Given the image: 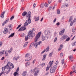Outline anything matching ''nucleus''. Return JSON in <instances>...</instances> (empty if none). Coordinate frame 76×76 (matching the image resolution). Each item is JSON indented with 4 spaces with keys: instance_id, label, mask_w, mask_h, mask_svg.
<instances>
[{
    "instance_id": "obj_6",
    "label": "nucleus",
    "mask_w": 76,
    "mask_h": 76,
    "mask_svg": "<svg viewBox=\"0 0 76 76\" xmlns=\"http://www.w3.org/2000/svg\"><path fill=\"white\" fill-rule=\"evenodd\" d=\"M57 68V65H54L53 68L50 69V72L51 73H53L55 72V71L56 70V69Z\"/></svg>"
},
{
    "instance_id": "obj_46",
    "label": "nucleus",
    "mask_w": 76,
    "mask_h": 76,
    "mask_svg": "<svg viewBox=\"0 0 76 76\" xmlns=\"http://www.w3.org/2000/svg\"><path fill=\"white\" fill-rule=\"evenodd\" d=\"M18 75V73L17 72H15L14 73V75L15 76H16V75Z\"/></svg>"
},
{
    "instance_id": "obj_31",
    "label": "nucleus",
    "mask_w": 76,
    "mask_h": 76,
    "mask_svg": "<svg viewBox=\"0 0 76 76\" xmlns=\"http://www.w3.org/2000/svg\"><path fill=\"white\" fill-rule=\"evenodd\" d=\"M7 50L6 51L5 53V55L6 57H7V56H8V53L7 52Z\"/></svg>"
},
{
    "instance_id": "obj_49",
    "label": "nucleus",
    "mask_w": 76,
    "mask_h": 76,
    "mask_svg": "<svg viewBox=\"0 0 76 76\" xmlns=\"http://www.w3.org/2000/svg\"><path fill=\"white\" fill-rule=\"evenodd\" d=\"M68 6H69L68 4H66L64 5L65 7H68Z\"/></svg>"
},
{
    "instance_id": "obj_56",
    "label": "nucleus",
    "mask_w": 76,
    "mask_h": 76,
    "mask_svg": "<svg viewBox=\"0 0 76 76\" xmlns=\"http://www.w3.org/2000/svg\"><path fill=\"white\" fill-rule=\"evenodd\" d=\"M56 64V65L57 64H58V61L57 60L56 61V62L55 63Z\"/></svg>"
},
{
    "instance_id": "obj_15",
    "label": "nucleus",
    "mask_w": 76,
    "mask_h": 76,
    "mask_svg": "<svg viewBox=\"0 0 76 76\" xmlns=\"http://www.w3.org/2000/svg\"><path fill=\"white\" fill-rule=\"evenodd\" d=\"M50 32V31H49L48 30L46 29L44 32V33L45 35H48V33Z\"/></svg>"
},
{
    "instance_id": "obj_44",
    "label": "nucleus",
    "mask_w": 76,
    "mask_h": 76,
    "mask_svg": "<svg viewBox=\"0 0 76 76\" xmlns=\"http://www.w3.org/2000/svg\"><path fill=\"white\" fill-rule=\"evenodd\" d=\"M45 66V63H42L41 64V67H44Z\"/></svg>"
},
{
    "instance_id": "obj_12",
    "label": "nucleus",
    "mask_w": 76,
    "mask_h": 76,
    "mask_svg": "<svg viewBox=\"0 0 76 76\" xmlns=\"http://www.w3.org/2000/svg\"><path fill=\"white\" fill-rule=\"evenodd\" d=\"M9 31V30H8V29L7 28H5L4 31V34H7V32H8V31Z\"/></svg>"
},
{
    "instance_id": "obj_50",
    "label": "nucleus",
    "mask_w": 76,
    "mask_h": 76,
    "mask_svg": "<svg viewBox=\"0 0 76 76\" xmlns=\"http://www.w3.org/2000/svg\"><path fill=\"white\" fill-rule=\"evenodd\" d=\"M57 40V37H56L54 40V42H56V41Z\"/></svg>"
},
{
    "instance_id": "obj_53",
    "label": "nucleus",
    "mask_w": 76,
    "mask_h": 76,
    "mask_svg": "<svg viewBox=\"0 0 76 76\" xmlns=\"http://www.w3.org/2000/svg\"><path fill=\"white\" fill-rule=\"evenodd\" d=\"M14 16H12L10 18V20H12L13 19H14Z\"/></svg>"
},
{
    "instance_id": "obj_5",
    "label": "nucleus",
    "mask_w": 76,
    "mask_h": 76,
    "mask_svg": "<svg viewBox=\"0 0 76 76\" xmlns=\"http://www.w3.org/2000/svg\"><path fill=\"white\" fill-rule=\"evenodd\" d=\"M42 33L41 31H40L38 33V34H37L35 37V39H34V41L35 42L38 41V39H39L41 35V34Z\"/></svg>"
},
{
    "instance_id": "obj_25",
    "label": "nucleus",
    "mask_w": 76,
    "mask_h": 76,
    "mask_svg": "<svg viewBox=\"0 0 76 76\" xmlns=\"http://www.w3.org/2000/svg\"><path fill=\"white\" fill-rule=\"evenodd\" d=\"M19 58V57L17 56L16 57H14L13 58V59L14 60H18Z\"/></svg>"
},
{
    "instance_id": "obj_3",
    "label": "nucleus",
    "mask_w": 76,
    "mask_h": 76,
    "mask_svg": "<svg viewBox=\"0 0 76 76\" xmlns=\"http://www.w3.org/2000/svg\"><path fill=\"white\" fill-rule=\"evenodd\" d=\"M31 13L30 12H29L27 14L26 16L28 17V20H27V22L28 24H30L31 23Z\"/></svg>"
},
{
    "instance_id": "obj_21",
    "label": "nucleus",
    "mask_w": 76,
    "mask_h": 76,
    "mask_svg": "<svg viewBox=\"0 0 76 76\" xmlns=\"http://www.w3.org/2000/svg\"><path fill=\"white\" fill-rule=\"evenodd\" d=\"M27 72L26 71H24L23 72V73L22 74V75L23 76H26V73Z\"/></svg>"
},
{
    "instance_id": "obj_29",
    "label": "nucleus",
    "mask_w": 76,
    "mask_h": 76,
    "mask_svg": "<svg viewBox=\"0 0 76 76\" xmlns=\"http://www.w3.org/2000/svg\"><path fill=\"white\" fill-rule=\"evenodd\" d=\"M34 44V42H32L31 44H30L29 47V48L31 49V48H32V46Z\"/></svg>"
},
{
    "instance_id": "obj_19",
    "label": "nucleus",
    "mask_w": 76,
    "mask_h": 76,
    "mask_svg": "<svg viewBox=\"0 0 76 76\" xmlns=\"http://www.w3.org/2000/svg\"><path fill=\"white\" fill-rule=\"evenodd\" d=\"M30 36L29 35H27L26 36L25 38V41H27L28 39L30 38Z\"/></svg>"
},
{
    "instance_id": "obj_17",
    "label": "nucleus",
    "mask_w": 76,
    "mask_h": 76,
    "mask_svg": "<svg viewBox=\"0 0 76 76\" xmlns=\"http://www.w3.org/2000/svg\"><path fill=\"white\" fill-rule=\"evenodd\" d=\"M46 57H47V54H45L43 56V59H42V60L43 61H44V60H45Z\"/></svg>"
},
{
    "instance_id": "obj_34",
    "label": "nucleus",
    "mask_w": 76,
    "mask_h": 76,
    "mask_svg": "<svg viewBox=\"0 0 76 76\" xmlns=\"http://www.w3.org/2000/svg\"><path fill=\"white\" fill-rule=\"evenodd\" d=\"M73 20V18H72V16H71L70 17V18L69 19V22H70V21H71V20Z\"/></svg>"
},
{
    "instance_id": "obj_54",
    "label": "nucleus",
    "mask_w": 76,
    "mask_h": 76,
    "mask_svg": "<svg viewBox=\"0 0 76 76\" xmlns=\"http://www.w3.org/2000/svg\"><path fill=\"white\" fill-rule=\"evenodd\" d=\"M35 61H36V60L34 59L33 61V62H32L33 64H34L35 62Z\"/></svg>"
},
{
    "instance_id": "obj_47",
    "label": "nucleus",
    "mask_w": 76,
    "mask_h": 76,
    "mask_svg": "<svg viewBox=\"0 0 76 76\" xmlns=\"http://www.w3.org/2000/svg\"><path fill=\"white\" fill-rule=\"evenodd\" d=\"M57 14L58 15H59V14L60 13V10H57Z\"/></svg>"
},
{
    "instance_id": "obj_7",
    "label": "nucleus",
    "mask_w": 76,
    "mask_h": 76,
    "mask_svg": "<svg viewBox=\"0 0 76 76\" xmlns=\"http://www.w3.org/2000/svg\"><path fill=\"white\" fill-rule=\"evenodd\" d=\"M67 37H68L67 35H64L62 36L61 38H60V40L61 41H63V40H64V39H66Z\"/></svg>"
},
{
    "instance_id": "obj_28",
    "label": "nucleus",
    "mask_w": 76,
    "mask_h": 76,
    "mask_svg": "<svg viewBox=\"0 0 76 76\" xmlns=\"http://www.w3.org/2000/svg\"><path fill=\"white\" fill-rule=\"evenodd\" d=\"M4 53V50L2 51L1 52H0V56L3 55Z\"/></svg>"
},
{
    "instance_id": "obj_4",
    "label": "nucleus",
    "mask_w": 76,
    "mask_h": 76,
    "mask_svg": "<svg viewBox=\"0 0 76 76\" xmlns=\"http://www.w3.org/2000/svg\"><path fill=\"white\" fill-rule=\"evenodd\" d=\"M39 69L37 68H35L33 69H32L31 72L32 73L35 72L34 75H38V73L39 72Z\"/></svg>"
},
{
    "instance_id": "obj_32",
    "label": "nucleus",
    "mask_w": 76,
    "mask_h": 76,
    "mask_svg": "<svg viewBox=\"0 0 76 76\" xmlns=\"http://www.w3.org/2000/svg\"><path fill=\"white\" fill-rule=\"evenodd\" d=\"M19 35L21 36V37H24L25 34L23 33H20L19 34Z\"/></svg>"
},
{
    "instance_id": "obj_64",
    "label": "nucleus",
    "mask_w": 76,
    "mask_h": 76,
    "mask_svg": "<svg viewBox=\"0 0 76 76\" xmlns=\"http://www.w3.org/2000/svg\"><path fill=\"white\" fill-rule=\"evenodd\" d=\"M60 25V23L59 22H58L56 23V25L57 26H58Z\"/></svg>"
},
{
    "instance_id": "obj_51",
    "label": "nucleus",
    "mask_w": 76,
    "mask_h": 76,
    "mask_svg": "<svg viewBox=\"0 0 76 76\" xmlns=\"http://www.w3.org/2000/svg\"><path fill=\"white\" fill-rule=\"evenodd\" d=\"M21 26V25H19L18 26V27L16 28V29H19V28H20V27Z\"/></svg>"
},
{
    "instance_id": "obj_16",
    "label": "nucleus",
    "mask_w": 76,
    "mask_h": 76,
    "mask_svg": "<svg viewBox=\"0 0 76 76\" xmlns=\"http://www.w3.org/2000/svg\"><path fill=\"white\" fill-rule=\"evenodd\" d=\"M6 12L4 11L2 12V13L1 14V17L2 18H4V14Z\"/></svg>"
},
{
    "instance_id": "obj_62",
    "label": "nucleus",
    "mask_w": 76,
    "mask_h": 76,
    "mask_svg": "<svg viewBox=\"0 0 76 76\" xmlns=\"http://www.w3.org/2000/svg\"><path fill=\"white\" fill-rule=\"evenodd\" d=\"M62 49L60 47H59V48L58 49V51H61V50Z\"/></svg>"
},
{
    "instance_id": "obj_22",
    "label": "nucleus",
    "mask_w": 76,
    "mask_h": 76,
    "mask_svg": "<svg viewBox=\"0 0 76 76\" xmlns=\"http://www.w3.org/2000/svg\"><path fill=\"white\" fill-rule=\"evenodd\" d=\"M76 73V70L73 71V72H72V71L70 73V75H72V74H73V73Z\"/></svg>"
},
{
    "instance_id": "obj_43",
    "label": "nucleus",
    "mask_w": 76,
    "mask_h": 76,
    "mask_svg": "<svg viewBox=\"0 0 76 76\" xmlns=\"http://www.w3.org/2000/svg\"><path fill=\"white\" fill-rule=\"evenodd\" d=\"M63 53H61L60 54V56L61 57H63Z\"/></svg>"
},
{
    "instance_id": "obj_26",
    "label": "nucleus",
    "mask_w": 76,
    "mask_h": 76,
    "mask_svg": "<svg viewBox=\"0 0 76 76\" xmlns=\"http://www.w3.org/2000/svg\"><path fill=\"white\" fill-rule=\"evenodd\" d=\"M49 50H50V48H49V46H48L46 49H45V51H46V52H47V51H49Z\"/></svg>"
},
{
    "instance_id": "obj_20",
    "label": "nucleus",
    "mask_w": 76,
    "mask_h": 76,
    "mask_svg": "<svg viewBox=\"0 0 76 76\" xmlns=\"http://www.w3.org/2000/svg\"><path fill=\"white\" fill-rule=\"evenodd\" d=\"M26 15H27V12L26 11L23 12L22 14L23 16H25Z\"/></svg>"
},
{
    "instance_id": "obj_33",
    "label": "nucleus",
    "mask_w": 76,
    "mask_h": 76,
    "mask_svg": "<svg viewBox=\"0 0 76 76\" xmlns=\"http://www.w3.org/2000/svg\"><path fill=\"white\" fill-rule=\"evenodd\" d=\"M31 58H32V57H29L28 58V59H26L25 60V61H29V60H30Z\"/></svg>"
},
{
    "instance_id": "obj_48",
    "label": "nucleus",
    "mask_w": 76,
    "mask_h": 76,
    "mask_svg": "<svg viewBox=\"0 0 76 76\" xmlns=\"http://www.w3.org/2000/svg\"><path fill=\"white\" fill-rule=\"evenodd\" d=\"M44 6H45V7H48V4L47 3H45L44 4Z\"/></svg>"
},
{
    "instance_id": "obj_10",
    "label": "nucleus",
    "mask_w": 76,
    "mask_h": 76,
    "mask_svg": "<svg viewBox=\"0 0 76 76\" xmlns=\"http://www.w3.org/2000/svg\"><path fill=\"white\" fill-rule=\"evenodd\" d=\"M41 42H39L37 43H36L33 45L34 47L36 48H37V47L38 45H40V44H41Z\"/></svg>"
},
{
    "instance_id": "obj_59",
    "label": "nucleus",
    "mask_w": 76,
    "mask_h": 76,
    "mask_svg": "<svg viewBox=\"0 0 76 76\" xmlns=\"http://www.w3.org/2000/svg\"><path fill=\"white\" fill-rule=\"evenodd\" d=\"M72 46H74V45H75V42L72 43Z\"/></svg>"
},
{
    "instance_id": "obj_37",
    "label": "nucleus",
    "mask_w": 76,
    "mask_h": 76,
    "mask_svg": "<svg viewBox=\"0 0 76 76\" xmlns=\"http://www.w3.org/2000/svg\"><path fill=\"white\" fill-rule=\"evenodd\" d=\"M76 28H73L72 29V31L73 32H75V31H76Z\"/></svg>"
},
{
    "instance_id": "obj_9",
    "label": "nucleus",
    "mask_w": 76,
    "mask_h": 76,
    "mask_svg": "<svg viewBox=\"0 0 76 76\" xmlns=\"http://www.w3.org/2000/svg\"><path fill=\"white\" fill-rule=\"evenodd\" d=\"M48 39V37L47 35L44 36L42 35V41H45V40H47Z\"/></svg>"
},
{
    "instance_id": "obj_2",
    "label": "nucleus",
    "mask_w": 76,
    "mask_h": 76,
    "mask_svg": "<svg viewBox=\"0 0 76 76\" xmlns=\"http://www.w3.org/2000/svg\"><path fill=\"white\" fill-rule=\"evenodd\" d=\"M34 31L35 32V30L34 28H33L32 29V30L30 31L28 33V35L30 36V37H32V38L35 35V33H34L32 34V33Z\"/></svg>"
},
{
    "instance_id": "obj_57",
    "label": "nucleus",
    "mask_w": 76,
    "mask_h": 76,
    "mask_svg": "<svg viewBox=\"0 0 76 76\" xmlns=\"http://www.w3.org/2000/svg\"><path fill=\"white\" fill-rule=\"evenodd\" d=\"M19 67H18L17 69L16 70V72H19Z\"/></svg>"
},
{
    "instance_id": "obj_40",
    "label": "nucleus",
    "mask_w": 76,
    "mask_h": 76,
    "mask_svg": "<svg viewBox=\"0 0 76 76\" xmlns=\"http://www.w3.org/2000/svg\"><path fill=\"white\" fill-rule=\"evenodd\" d=\"M53 54V52H51L49 54V57H51V56H52V55Z\"/></svg>"
},
{
    "instance_id": "obj_52",
    "label": "nucleus",
    "mask_w": 76,
    "mask_h": 76,
    "mask_svg": "<svg viewBox=\"0 0 76 76\" xmlns=\"http://www.w3.org/2000/svg\"><path fill=\"white\" fill-rule=\"evenodd\" d=\"M63 45L62 44H61L60 45V48L62 49V48H63Z\"/></svg>"
},
{
    "instance_id": "obj_42",
    "label": "nucleus",
    "mask_w": 76,
    "mask_h": 76,
    "mask_svg": "<svg viewBox=\"0 0 76 76\" xmlns=\"http://www.w3.org/2000/svg\"><path fill=\"white\" fill-rule=\"evenodd\" d=\"M50 69V67L48 66H47V67L46 68V71H47V70H49V69Z\"/></svg>"
},
{
    "instance_id": "obj_35",
    "label": "nucleus",
    "mask_w": 76,
    "mask_h": 76,
    "mask_svg": "<svg viewBox=\"0 0 76 76\" xmlns=\"http://www.w3.org/2000/svg\"><path fill=\"white\" fill-rule=\"evenodd\" d=\"M76 65H75V66H74L72 68V70L74 71V70H75V69H76Z\"/></svg>"
},
{
    "instance_id": "obj_55",
    "label": "nucleus",
    "mask_w": 76,
    "mask_h": 76,
    "mask_svg": "<svg viewBox=\"0 0 76 76\" xmlns=\"http://www.w3.org/2000/svg\"><path fill=\"white\" fill-rule=\"evenodd\" d=\"M33 8H35V6H36V4L35 3H34L33 5Z\"/></svg>"
},
{
    "instance_id": "obj_63",
    "label": "nucleus",
    "mask_w": 76,
    "mask_h": 76,
    "mask_svg": "<svg viewBox=\"0 0 76 76\" xmlns=\"http://www.w3.org/2000/svg\"><path fill=\"white\" fill-rule=\"evenodd\" d=\"M76 22V18H75L74 19V20H73V22H74H74Z\"/></svg>"
},
{
    "instance_id": "obj_30",
    "label": "nucleus",
    "mask_w": 76,
    "mask_h": 76,
    "mask_svg": "<svg viewBox=\"0 0 76 76\" xmlns=\"http://www.w3.org/2000/svg\"><path fill=\"white\" fill-rule=\"evenodd\" d=\"M8 27H9L10 31H11V30H12V25L10 24L8 26Z\"/></svg>"
},
{
    "instance_id": "obj_27",
    "label": "nucleus",
    "mask_w": 76,
    "mask_h": 76,
    "mask_svg": "<svg viewBox=\"0 0 76 76\" xmlns=\"http://www.w3.org/2000/svg\"><path fill=\"white\" fill-rule=\"evenodd\" d=\"M12 50H13V48H10V49L8 51V52L9 53H10L12 51Z\"/></svg>"
},
{
    "instance_id": "obj_39",
    "label": "nucleus",
    "mask_w": 76,
    "mask_h": 76,
    "mask_svg": "<svg viewBox=\"0 0 76 76\" xmlns=\"http://www.w3.org/2000/svg\"><path fill=\"white\" fill-rule=\"evenodd\" d=\"M61 62L62 64H64V59H63L61 60Z\"/></svg>"
},
{
    "instance_id": "obj_36",
    "label": "nucleus",
    "mask_w": 76,
    "mask_h": 76,
    "mask_svg": "<svg viewBox=\"0 0 76 76\" xmlns=\"http://www.w3.org/2000/svg\"><path fill=\"white\" fill-rule=\"evenodd\" d=\"M25 57H29V53H28L25 55Z\"/></svg>"
},
{
    "instance_id": "obj_23",
    "label": "nucleus",
    "mask_w": 76,
    "mask_h": 76,
    "mask_svg": "<svg viewBox=\"0 0 76 76\" xmlns=\"http://www.w3.org/2000/svg\"><path fill=\"white\" fill-rule=\"evenodd\" d=\"M28 23L27 22V20H26V21L25 23H24V25L25 26H28Z\"/></svg>"
},
{
    "instance_id": "obj_11",
    "label": "nucleus",
    "mask_w": 76,
    "mask_h": 76,
    "mask_svg": "<svg viewBox=\"0 0 76 76\" xmlns=\"http://www.w3.org/2000/svg\"><path fill=\"white\" fill-rule=\"evenodd\" d=\"M65 31V29L64 28L63 30L60 31L59 33L60 35H63V34L64 33V31Z\"/></svg>"
},
{
    "instance_id": "obj_24",
    "label": "nucleus",
    "mask_w": 76,
    "mask_h": 76,
    "mask_svg": "<svg viewBox=\"0 0 76 76\" xmlns=\"http://www.w3.org/2000/svg\"><path fill=\"white\" fill-rule=\"evenodd\" d=\"M14 35H15V33H14L12 34L8 37V38H10V37H13L14 36Z\"/></svg>"
},
{
    "instance_id": "obj_60",
    "label": "nucleus",
    "mask_w": 76,
    "mask_h": 76,
    "mask_svg": "<svg viewBox=\"0 0 76 76\" xmlns=\"http://www.w3.org/2000/svg\"><path fill=\"white\" fill-rule=\"evenodd\" d=\"M73 23H74V22H72L70 24V26H72V25H73Z\"/></svg>"
},
{
    "instance_id": "obj_18",
    "label": "nucleus",
    "mask_w": 76,
    "mask_h": 76,
    "mask_svg": "<svg viewBox=\"0 0 76 76\" xmlns=\"http://www.w3.org/2000/svg\"><path fill=\"white\" fill-rule=\"evenodd\" d=\"M53 62H54L53 61H50L49 63V67H51V66L53 64Z\"/></svg>"
},
{
    "instance_id": "obj_14",
    "label": "nucleus",
    "mask_w": 76,
    "mask_h": 76,
    "mask_svg": "<svg viewBox=\"0 0 76 76\" xmlns=\"http://www.w3.org/2000/svg\"><path fill=\"white\" fill-rule=\"evenodd\" d=\"M9 21V19H7L2 24V26H3L5 24H6L7 23V22Z\"/></svg>"
},
{
    "instance_id": "obj_8",
    "label": "nucleus",
    "mask_w": 76,
    "mask_h": 76,
    "mask_svg": "<svg viewBox=\"0 0 76 76\" xmlns=\"http://www.w3.org/2000/svg\"><path fill=\"white\" fill-rule=\"evenodd\" d=\"M26 30V27L24 26L22 27H20L18 30V31H23Z\"/></svg>"
},
{
    "instance_id": "obj_58",
    "label": "nucleus",
    "mask_w": 76,
    "mask_h": 76,
    "mask_svg": "<svg viewBox=\"0 0 76 76\" xmlns=\"http://www.w3.org/2000/svg\"><path fill=\"white\" fill-rule=\"evenodd\" d=\"M56 35H57V33H56V32H55L54 34V37H56Z\"/></svg>"
},
{
    "instance_id": "obj_61",
    "label": "nucleus",
    "mask_w": 76,
    "mask_h": 76,
    "mask_svg": "<svg viewBox=\"0 0 76 76\" xmlns=\"http://www.w3.org/2000/svg\"><path fill=\"white\" fill-rule=\"evenodd\" d=\"M48 3H49V4H50V3H51V1L50 0H48Z\"/></svg>"
},
{
    "instance_id": "obj_1",
    "label": "nucleus",
    "mask_w": 76,
    "mask_h": 76,
    "mask_svg": "<svg viewBox=\"0 0 76 76\" xmlns=\"http://www.w3.org/2000/svg\"><path fill=\"white\" fill-rule=\"evenodd\" d=\"M14 68V65H13L12 63L10 64V62H8L7 64L5 66L2 67V70L4 72V71L6 69L7 70H6L5 73L6 74H8L10 71L12 70V69Z\"/></svg>"
},
{
    "instance_id": "obj_41",
    "label": "nucleus",
    "mask_w": 76,
    "mask_h": 76,
    "mask_svg": "<svg viewBox=\"0 0 76 76\" xmlns=\"http://www.w3.org/2000/svg\"><path fill=\"white\" fill-rule=\"evenodd\" d=\"M70 37H68L66 40V41H69L70 40Z\"/></svg>"
},
{
    "instance_id": "obj_13",
    "label": "nucleus",
    "mask_w": 76,
    "mask_h": 76,
    "mask_svg": "<svg viewBox=\"0 0 76 76\" xmlns=\"http://www.w3.org/2000/svg\"><path fill=\"white\" fill-rule=\"evenodd\" d=\"M69 58L71 61H73V56H72V55H71L69 56Z\"/></svg>"
},
{
    "instance_id": "obj_38",
    "label": "nucleus",
    "mask_w": 76,
    "mask_h": 76,
    "mask_svg": "<svg viewBox=\"0 0 76 76\" xmlns=\"http://www.w3.org/2000/svg\"><path fill=\"white\" fill-rule=\"evenodd\" d=\"M30 64V62H27L26 64V66H28Z\"/></svg>"
},
{
    "instance_id": "obj_45",
    "label": "nucleus",
    "mask_w": 76,
    "mask_h": 76,
    "mask_svg": "<svg viewBox=\"0 0 76 76\" xmlns=\"http://www.w3.org/2000/svg\"><path fill=\"white\" fill-rule=\"evenodd\" d=\"M39 19V17H37L35 20V21H37V20H38Z\"/></svg>"
}]
</instances>
